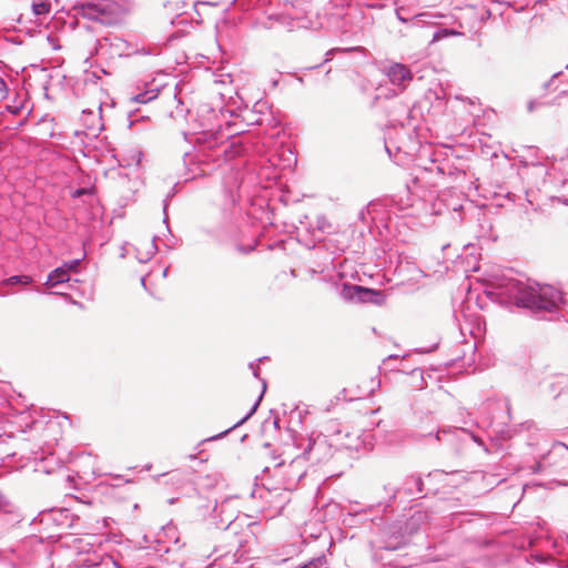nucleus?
<instances>
[{
	"mask_svg": "<svg viewBox=\"0 0 568 568\" xmlns=\"http://www.w3.org/2000/svg\"><path fill=\"white\" fill-rule=\"evenodd\" d=\"M496 290L501 303L527 308L539 318L551 320L565 303L561 292L550 285L508 278L503 280Z\"/></svg>",
	"mask_w": 568,
	"mask_h": 568,
	"instance_id": "f257e3e1",
	"label": "nucleus"
},
{
	"mask_svg": "<svg viewBox=\"0 0 568 568\" xmlns=\"http://www.w3.org/2000/svg\"><path fill=\"white\" fill-rule=\"evenodd\" d=\"M341 295L344 300L359 303L382 305L385 302V295L382 291L348 283L343 284Z\"/></svg>",
	"mask_w": 568,
	"mask_h": 568,
	"instance_id": "f03ea898",
	"label": "nucleus"
},
{
	"mask_svg": "<svg viewBox=\"0 0 568 568\" xmlns=\"http://www.w3.org/2000/svg\"><path fill=\"white\" fill-rule=\"evenodd\" d=\"M306 453H303L292 459L287 465L284 462L276 464L275 468L284 478L285 485L291 488L306 475Z\"/></svg>",
	"mask_w": 568,
	"mask_h": 568,
	"instance_id": "7ed1b4c3",
	"label": "nucleus"
},
{
	"mask_svg": "<svg viewBox=\"0 0 568 568\" xmlns=\"http://www.w3.org/2000/svg\"><path fill=\"white\" fill-rule=\"evenodd\" d=\"M213 511L219 517L215 524L219 529H227L236 519L239 514V499L236 497H227L220 504H216Z\"/></svg>",
	"mask_w": 568,
	"mask_h": 568,
	"instance_id": "20e7f679",
	"label": "nucleus"
},
{
	"mask_svg": "<svg viewBox=\"0 0 568 568\" xmlns=\"http://www.w3.org/2000/svg\"><path fill=\"white\" fill-rule=\"evenodd\" d=\"M79 520L80 517L67 508L51 509L48 513L42 514L41 518L42 523L51 521L61 529L74 528Z\"/></svg>",
	"mask_w": 568,
	"mask_h": 568,
	"instance_id": "39448f33",
	"label": "nucleus"
},
{
	"mask_svg": "<svg viewBox=\"0 0 568 568\" xmlns=\"http://www.w3.org/2000/svg\"><path fill=\"white\" fill-rule=\"evenodd\" d=\"M224 135L220 132H202L196 136V142L199 143V152L203 153L204 156H209L206 151H216L217 149H222L223 153L227 152V146L224 145Z\"/></svg>",
	"mask_w": 568,
	"mask_h": 568,
	"instance_id": "423d86ee",
	"label": "nucleus"
},
{
	"mask_svg": "<svg viewBox=\"0 0 568 568\" xmlns=\"http://www.w3.org/2000/svg\"><path fill=\"white\" fill-rule=\"evenodd\" d=\"M389 81L398 87H405L406 82L413 79L410 70L402 63H393L385 68Z\"/></svg>",
	"mask_w": 568,
	"mask_h": 568,
	"instance_id": "0eeeda50",
	"label": "nucleus"
},
{
	"mask_svg": "<svg viewBox=\"0 0 568 568\" xmlns=\"http://www.w3.org/2000/svg\"><path fill=\"white\" fill-rule=\"evenodd\" d=\"M463 437L470 438L471 440L483 445V442L471 432L466 428H449L438 430L436 434V439L438 442H446L453 444L455 439H462Z\"/></svg>",
	"mask_w": 568,
	"mask_h": 568,
	"instance_id": "6e6552de",
	"label": "nucleus"
},
{
	"mask_svg": "<svg viewBox=\"0 0 568 568\" xmlns=\"http://www.w3.org/2000/svg\"><path fill=\"white\" fill-rule=\"evenodd\" d=\"M33 282L29 275H12L0 282V296H7L13 294L14 291L11 288L16 285L27 286Z\"/></svg>",
	"mask_w": 568,
	"mask_h": 568,
	"instance_id": "1a4fd4ad",
	"label": "nucleus"
},
{
	"mask_svg": "<svg viewBox=\"0 0 568 568\" xmlns=\"http://www.w3.org/2000/svg\"><path fill=\"white\" fill-rule=\"evenodd\" d=\"M262 381V392H261V395L258 396L257 400L254 403V405L252 406V408L250 409V412L243 417L241 418L237 423H235L232 427L227 428L226 430L220 433L219 435L216 436H212L210 438H207L206 440H214V439H219V438H222L224 437L226 434H229L231 430H233L234 428L243 425L248 418H251V416L256 412L262 398H263V395L264 393L266 392V381L265 379H261Z\"/></svg>",
	"mask_w": 568,
	"mask_h": 568,
	"instance_id": "9d476101",
	"label": "nucleus"
},
{
	"mask_svg": "<svg viewBox=\"0 0 568 568\" xmlns=\"http://www.w3.org/2000/svg\"><path fill=\"white\" fill-rule=\"evenodd\" d=\"M82 17L89 20H97L103 22L104 9L99 4L87 2L79 7Z\"/></svg>",
	"mask_w": 568,
	"mask_h": 568,
	"instance_id": "9b49d317",
	"label": "nucleus"
},
{
	"mask_svg": "<svg viewBox=\"0 0 568 568\" xmlns=\"http://www.w3.org/2000/svg\"><path fill=\"white\" fill-rule=\"evenodd\" d=\"M70 280L68 268L64 266L57 267L53 270L45 281V285L50 287H54L59 284L65 283Z\"/></svg>",
	"mask_w": 568,
	"mask_h": 568,
	"instance_id": "f8f14e48",
	"label": "nucleus"
},
{
	"mask_svg": "<svg viewBox=\"0 0 568 568\" xmlns=\"http://www.w3.org/2000/svg\"><path fill=\"white\" fill-rule=\"evenodd\" d=\"M404 490L408 495L422 494L424 490L422 477L416 475L408 477L404 484Z\"/></svg>",
	"mask_w": 568,
	"mask_h": 568,
	"instance_id": "ddd939ff",
	"label": "nucleus"
},
{
	"mask_svg": "<svg viewBox=\"0 0 568 568\" xmlns=\"http://www.w3.org/2000/svg\"><path fill=\"white\" fill-rule=\"evenodd\" d=\"M426 519V513L420 510L415 511L410 516L409 520L406 523L405 530L408 531L409 535L416 532L419 529L420 525H423Z\"/></svg>",
	"mask_w": 568,
	"mask_h": 568,
	"instance_id": "4468645a",
	"label": "nucleus"
},
{
	"mask_svg": "<svg viewBox=\"0 0 568 568\" xmlns=\"http://www.w3.org/2000/svg\"><path fill=\"white\" fill-rule=\"evenodd\" d=\"M406 541H407V539H406L405 535H403V534L394 535L393 537L389 538V540H387L385 542L384 548L389 549V550H396L399 547H402L403 545H405Z\"/></svg>",
	"mask_w": 568,
	"mask_h": 568,
	"instance_id": "2eb2a0df",
	"label": "nucleus"
},
{
	"mask_svg": "<svg viewBox=\"0 0 568 568\" xmlns=\"http://www.w3.org/2000/svg\"><path fill=\"white\" fill-rule=\"evenodd\" d=\"M328 561L325 555L313 558L301 568H327Z\"/></svg>",
	"mask_w": 568,
	"mask_h": 568,
	"instance_id": "dca6fc26",
	"label": "nucleus"
},
{
	"mask_svg": "<svg viewBox=\"0 0 568 568\" xmlns=\"http://www.w3.org/2000/svg\"><path fill=\"white\" fill-rule=\"evenodd\" d=\"M156 98V93L154 91H145L136 94L133 100L138 103H148L149 101Z\"/></svg>",
	"mask_w": 568,
	"mask_h": 568,
	"instance_id": "f3484780",
	"label": "nucleus"
},
{
	"mask_svg": "<svg viewBox=\"0 0 568 568\" xmlns=\"http://www.w3.org/2000/svg\"><path fill=\"white\" fill-rule=\"evenodd\" d=\"M158 251V247L154 243V240L152 241V243L149 245L148 247V251L144 255V257H139L140 262H146L149 261Z\"/></svg>",
	"mask_w": 568,
	"mask_h": 568,
	"instance_id": "a211bd4d",
	"label": "nucleus"
},
{
	"mask_svg": "<svg viewBox=\"0 0 568 568\" xmlns=\"http://www.w3.org/2000/svg\"><path fill=\"white\" fill-rule=\"evenodd\" d=\"M79 265H80V260H72V261L65 262L62 266L68 268V273H69L70 271L77 272Z\"/></svg>",
	"mask_w": 568,
	"mask_h": 568,
	"instance_id": "6ab92c4d",
	"label": "nucleus"
},
{
	"mask_svg": "<svg viewBox=\"0 0 568 568\" xmlns=\"http://www.w3.org/2000/svg\"><path fill=\"white\" fill-rule=\"evenodd\" d=\"M562 450H568V447L562 443H557L554 445L552 452L556 454H561Z\"/></svg>",
	"mask_w": 568,
	"mask_h": 568,
	"instance_id": "aec40b11",
	"label": "nucleus"
},
{
	"mask_svg": "<svg viewBox=\"0 0 568 568\" xmlns=\"http://www.w3.org/2000/svg\"><path fill=\"white\" fill-rule=\"evenodd\" d=\"M403 11H404V9H403V8L396 9V17H397V19H398L399 21H402V22L406 23V22H408V21H409V18L405 17V16L403 14Z\"/></svg>",
	"mask_w": 568,
	"mask_h": 568,
	"instance_id": "412c9836",
	"label": "nucleus"
},
{
	"mask_svg": "<svg viewBox=\"0 0 568 568\" xmlns=\"http://www.w3.org/2000/svg\"><path fill=\"white\" fill-rule=\"evenodd\" d=\"M109 41H110V38H102V39L98 40V48H97V50L98 51H102L105 48V45L108 44Z\"/></svg>",
	"mask_w": 568,
	"mask_h": 568,
	"instance_id": "4be33fe9",
	"label": "nucleus"
},
{
	"mask_svg": "<svg viewBox=\"0 0 568 568\" xmlns=\"http://www.w3.org/2000/svg\"><path fill=\"white\" fill-rule=\"evenodd\" d=\"M248 367L252 371L254 377L261 379L258 374V366L255 363H250Z\"/></svg>",
	"mask_w": 568,
	"mask_h": 568,
	"instance_id": "5701e85b",
	"label": "nucleus"
},
{
	"mask_svg": "<svg viewBox=\"0 0 568 568\" xmlns=\"http://www.w3.org/2000/svg\"><path fill=\"white\" fill-rule=\"evenodd\" d=\"M538 105H539V103H538L537 101L531 100V101H529V102H528V104H527V110H528L529 112H532V111H535V109H536Z\"/></svg>",
	"mask_w": 568,
	"mask_h": 568,
	"instance_id": "b1692460",
	"label": "nucleus"
},
{
	"mask_svg": "<svg viewBox=\"0 0 568 568\" xmlns=\"http://www.w3.org/2000/svg\"><path fill=\"white\" fill-rule=\"evenodd\" d=\"M535 559H536L537 561H539V562H547V561H548V559H550V557H549V556H545V555H536V556H535Z\"/></svg>",
	"mask_w": 568,
	"mask_h": 568,
	"instance_id": "393cba45",
	"label": "nucleus"
},
{
	"mask_svg": "<svg viewBox=\"0 0 568 568\" xmlns=\"http://www.w3.org/2000/svg\"><path fill=\"white\" fill-rule=\"evenodd\" d=\"M88 191L87 189H78L73 192V197H80L81 195L85 194Z\"/></svg>",
	"mask_w": 568,
	"mask_h": 568,
	"instance_id": "a878e982",
	"label": "nucleus"
},
{
	"mask_svg": "<svg viewBox=\"0 0 568 568\" xmlns=\"http://www.w3.org/2000/svg\"><path fill=\"white\" fill-rule=\"evenodd\" d=\"M7 90L6 81L0 77V92H4Z\"/></svg>",
	"mask_w": 568,
	"mask_h": 568,
	"instance_id": "bb28decb",
	"label": "nucleus"
},
{
	"mask_svg": "<svg viewBox=\"0 0 568 568\" xmlns=\"http://www.w3.org/2000/svg\"><path fill=\"white\" fill-rule=\"evenodd\" d=\"M237 154V150H233V144L230 145V159L234 158Z\"/></svg>",
	"mask_w": 568,
	"mask_h": 568,
	"instance_id": "cd10ccee",
	"label": "nucleus"
},
{
	"mask_svg": "<svg viewBox=\"0 0 568 568\" xmlns=\"http://www.w3.org/2000/svg\"><path fill=\"white\" fill-rule=\"evenodd\" d=\"M324 222H325V219H320V220H318V227H320L321 230H324Z\"/></svg>",
	"mask_w": 568,
	"mask_h": 568,
	"instance_id": "c85d7f7f",
	"label": "nucleus"
},
{
	"mask_svg": "<svg viewBox=\"0 0 568 568\" xmlns=\"http://www.w3.org/2000/svg\"><path fill=\"white\" fill-rule=\"evenodd\" d=\"M332 54H333V50H329V51L326 53V59H325V61H329V60H331Z\"/></svg>",
	"mask_w": 568,
	"mask_h": 568,
	"instance_id": "c756f323",
	"label": "nucleus"
},
{
	"mask_svg": "<svg viewBox=\"0 0 568 568\" xmlns=\"http://www.w3.org/2000/svg\"><path fill=\"white\" fill-rule=\"evenodd\" d=\"M142 153L140 151L136 152V163L141 162Z\"/></svg>",
	"mask_w": 568,
	"mask_h": 568,
	"instance_id": "7c9ffc66",
	"label": "nucleus"
},
{
	"mask_svg": "<svg viewBox=\"0 0 568 568\" xmlns=\"http://www.w3.org/2000/svg\"><path fill=\"white\" fill-rule=\"evenodd\" d=\"M283 505H284V503H282V504H281V506L277 508L276 514H280V513L282 511V509H283Z\"/></svg>",
	"mask_w": 568,
	"mask_h": 568,
	"instance_id": "2f4dec72",
	"label": "nucleus"
},
{
	"mask_svg": "<svg viewBox=\"0 0 568 568\" xmlns=\"http://www.w3.org/2000/svg\"><path fill=\"white\" fill-rule=\"evenodd\" d=\"M364 215H365V210H362L361 213H359V217L364 219Z\"/></svg>",
	"mask_w": 568,
	"mask_h": 568,
	"instance_id": "473e14b6",
	"label": "nucleus"
},
{
	"mask_svg": "<svg viewBox=\"0 0 568 568\" xmlns=\"http://www.w3.org/2000/svg\"><path fill=\"white\" fill-rule=\"evenodd\" d=\"M424 14H417L414 17V19H416L417 21H419V18L423 17Z\"/></svg>",
	"mask_w": 568,
	"mask_h": 568,
	"instance_id": "72a5a7b5",
	"label": "nucleus"
},
{
	"mask_svg": "<svg viewBox=\"0 0 568 568\" xmlns=\"http://www.w3.org/2000/svg\"><path fill=\"white\" fill-rule=\"evenodd\" d=\"M141 283H142L143 286L145 285V278L144 277L141 278Z\"/></svg>",
	"mask_w": 568,
	"mask_h": 568,
	"instance_id": "f704fd0d",
	"label": "nucleus"
},
{
	"mask_svg": "<svg viewBox=\"0 0 568 568\" xmlns=\"http://www.w3.org/2000/svg\"><path fill=\"white\" fill-rule=\"evenodd\" d=\"M252 250H253V247H248V250H245L244 252L247 253V252H250Z\"/></svg>",
	"mask_w": 568,
	"mask_h": 568,
	"instance_id": "c9c22d12",
	"label": "nucleus"
},
{
	"mask_svg": "<svg viewBox=\"0 0 568 568\" xmlns=\"http://www.w3.org/2000/svg\"><path fill=\"white\" fill-rule=\"evenodd\" d=\"M168 550H169V549H168L166 547H164V546H163V551H164V552H168Z\"/></svg>",
	"mask_w": 568,
	"mask_h": 568,
	"instance_id": "e433bc0d",
	"label": "nucleus"
}]
</instances>
